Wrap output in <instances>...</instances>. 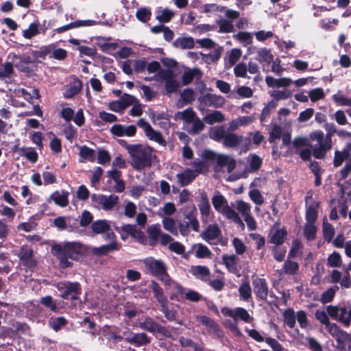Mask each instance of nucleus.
<instances>
[{"mask_svg": "<svg viewBox=\"0 0 351 351\" xmlns=\"http://www.w3.org/2000/svg\"><path fill=\"white\" fill-rule=\"evenodd\" d=\"M51 254L59 261L61 269L71 268L73 263L69 261H79L86 252L85 246L80 242H66L64 244L56 243L51 246Z\"/></svg>", "mask_w": 351, "mask_h": 351, "instance_id": "1", "label": "nucleus"}, {"mask_svg": "<svg viewBox=\"0 0 351 351\" xmlns=\"http://www.w3.org/2000/svg\"><path fill=\"white\" fill-rule=\"evenodd\" d=\"M130 149H131V152L129 154L132 158L131 165L137 171L152 167L154 161L157 160L156 155L153 153V148L149 146L135 144Z\"/></svg>", "mask_w": 351, "mask_h": 351, "instance_id": "2", "label": "nucleus"}, {"mask_svg": "<svg viewBox=\"0 0 351 351\" xmlns=\"http://www.w3.org/2000/svg\"><path fill=\"white\" fill-rule=\"evenodd\" d=\"M143 264L148 271L166 285L171 284V278L167 272V266L161 259H156L152 256L145 258Z\"/></svg>", "mask_w": 351, "mask_h": 351, "instance_id": "3", "label": "nucleus"}, {"mask_svg": "<svg viewBox=\"0 0 351 351\" xmlns=\"http://www.w3.org/2000/svg\"><path fill=\"white\" fill-rule=\"evenodd\" d=\"M308 141L315 144H310L312 148L313 156L316 159H323L326 156L327 152L332 148L327 147L326 145V140L324 137V134L322 130H315L312 132L308 135Z\"/></svg>", "mask_w": 351, "mask_h": 351, "instance_id": "4", "label": "nucleus"}, {"mask_svg": "<svg viewBox=\"0 0 351 351\" xmlns=\"http://www.w3.org/2000/svg\"><path fill=\"white\" fill-rule=\"evenodd\" d=\"M54 287L60 292V297L64 300L72 301L80 300L79 295L82 293L81 285L78 282H58Z\"/></svg>", "mask_w": 351, "mask_h": 351, "instance_id": "5", "label": "nucleus"}, {"mask_svg": "<svg viewBox=\"0 0 351 351\" xmlns=\"http://www.w3.org/2000/svg\"><path fill=\"white\" fill-rule=\"evenodd\" d=\"M114 230L121 234V238L123 241L130 236L141 244L146 245L147 243L146 235L135 224H124L121 227L115 226Z\"/></svg>", "mask_w": 351, "mask_h": 351, "instance_id": "6", "label": "nucleus"}, {"mask_svg": "<svg viewBox=\"0 0 351 351\" xmlns=\"http://www.w3.org/2000/svg\"><path fill=\"white\" fill-rule=\"evenodd\" d=\"M139 327L152 334L158 333L164 338H171L172 334L166 326H162L158 322L154 321L150 317H146L144 320L139 323Z\"/></svg>", "mask_w": 351, "mask_h": 351, "instance_id": "7", "label": "nucleus"}, {"mask_svg": "<svg viewBox=\"0 0 351 351\" xmlns=\"http://www.w3.org/2000/svg\"><path fill=\"white\" fill-rule=\"evenodd\" d=\"M327 313L330 317L348 327L351 323V308L348 311L346 306L329 305L326 308Z\"/></svg>", "mask_w": 351, "mask_h": 351, "instance_id": "8", "label": "nucleus"}, {"mask_svg": "<svg viewBox=\"0 0 351 351\" xmlns=\"http://www.w3.org/2000/svg\"><path fill=\"white\" fill-rule=\"evenodd\" d=\"M18 256L21 264L26 270L34 271L37 266V261L34 256L32 248L28 245H23L19 251Z\"/></svg>", "mask_w": 351, "mask_h": 351, "instance_id": "9", "label": "nucleus"}, {"mask_svg": "<svg viewBox=\"0 0 351 351\" xmlns=\"http://www.w3.org/2000/svg\"><path fill=\"white\" fill-rule=\"evenodd\" d=\"M320 202L313 200L312 194L305 197V219L308 224H314L318 217V208Z\"/></svg>", "mask_w": 351, "mask_h": 351, "instance_id": "10", "label": "nucleus"}, {"mask_svg": "<svg viewBox=\"0 0 351 351\" xmlns=\"http://www.w3.org/2000/svg\"><path fill=\"white\" fill-rule=\"evenodd\" d=\"M161 79L165 81V90L167 93H176L180 84L174 79V73L171 69H162L158 73Z\"/></svg>", "mask_w": 351, "mask_h": 351, "instance_id": "11", "label": "nucleus"}, {"mask_svg": "<svg viewBox=\"0 0 351 351\" xmlns=\"http://www.w3.org/2000/svg\"><path fill=\"white\" fill-rule=\"evenodd\" d=\"M252 285L253 291L256 298L263 301H266L269 293V287L266 280L265 278L253 276Z\"/></svg>", "mask_w": 351, "mask_h": 351, "instance_id": "12", "label": "nucleus"}, {"mask_svg": "<svg viewBox=\"0 0 351 351\" xmlns=\"http://www.w3.org/2000/svg\"><path fill=\"white\" fill-rule=\"evenodd\" d=\"M92 200L101 205L102 208L106 210H111L118 202L119 197L116 195L109 196L105 195L93 194L91 196Z\"/></svg>", "mask_w": 351, "mask_h": 351, "instance_id": "13", "label": "nucleus"}, {"mask_svg": "<svg viewBox=\"0 0 351 351\" xmlns=\"http://www.w3.org/2000/svg\"><path fill=\"white\" fill-rule=\"evenodd\" d=\"M198 320L202 325L208 327L210 331L213 332L218 339H222L224 337L223 330L215 320L206 315L199 316Z\"/></svg>", "mask_w": 351, "mask_h": 351, "instance_id": "14", "label": "nucleus"}, {"mask_svg": "<svg viewBox=\"0 0 351 351\" xmlns=\"http://www.w3.org/2000/svg\"><path fill=\"white\" fill-rule=\"evenodd\" d=\"M201 237L204 241L210 243V241L218 239L221 236V231L217 223L209 224L201 234Z\"/></svg>", "mask_w": 351, "mask_h": 351, "instance_id": "15", "label": "nucleus"}, {"mask_svg": "<svg viewBox=\"0 0 351 351\" xmlns=\"http://www.w3.org/2000/svg\"><path fill=\"white\" fill-rule=\"evenodd\" d=\"M121 247V243H119L117 241H114L108 245H103L93 248L92 253L97 256H103L107 255L108 253L119 250Z\"/></svg>", "mask_w": 351, "mask_h": 351, "instance_id": "16", "label": "nucleus"}, {"mask_svg": "<svg viewBox=\"0 0 351 351\" xmlns=\"http://www.w3.org/2000/svg\"><path fill=\"white\" fill-rule=\"evenodd\" d=\"M125 341L136 347H141L150 343L151 338L145 332L134 333L131 337H126Z\"/></svg>", "mask_w": 351, "mask_h": 351, "instance_id": "17", "label": "nucleus"}, {"mask_svg": "<svg viewBox=\"0 0 351 351\" xmlns=\"http://www.w3.org/2000/svg\"><path fill=\"white\" fill-rule=\"evenodd\" d=\"M190 273L196 278L207 282L209 280L210 271L207 266L193 265L191 266Z\"/></svg>", "mask_w": 351, "mask_h": 351, "instance_id": "18", "label": "nucleus"}, {"mask_svg": "<svg viewBox=\"0 0 351 351\" xmlns=\"http://www.w3.org/2000/svg\"><path fill=\"white\" fill-rule=\"evenodd\" d=\"M202 101L206 106H213L215 108H220L225 104V99L215 94L206 93Z\"/></svg>", "mask_w": 351, "mask_h": 351, "instance_id": "19", "label": "nucleus"}, {"mask_svg": "<svg viewBox=\"0 0 351 351\" xmlns=\"http://www.w3.org/2000/svg\"><path fill=\"white\" fill-rule=\"evenodd\" d=\"M222 261L229 272L239 276V270L237 267L239 258L236 255L223 254Z\"/></svg>", "mask_w": 351, "mask_h": 351, "instance_id": "20", "label": "nucleus"}, {"mask_svg": "<svg viewBox=\"0 0 351 351\" xmlns=\"http://www.w3.org/2000/svg\"><path fill=\"white\" fill-rule=\"evenodd\" d=\"M197 173L191 169H186L182 173H178L176 177L178 182L181 186H185L191 183Z\"/></svg>", "mask_w": 351, "mask_h": 351, "instance_id": "21", "label": "nucleus"}, {"mask_svg": "<svg viewBox=\"0 0 351 351\" xmlns=\"http://www.w3.org/2000/svg\"><path fill=\"white\" fill-rule=\"evenodd\" d=\"M147 232L149 237V245L155 247L161 234L160 225L159 223H155L149 226L147 228Z\"/></svg>", "mask_w": 351, "mask_h": 351, "instance_id": "22", "label": "nucleus"}, {"mask_svg": "<svg viewBox=\"0 0 351 351\" xmlns=\"http://www.w3.org/2000/svg\"><path fill=\"white\" fill-rule=\"evenodd\" d=\"M150 289H152L154 298L160 304V306L165 303H168V299L167 296L165 295L162 288L156 281L154 280H151Z\"/></svg>", "mask_w": 351, "mask_h": 351, "instance_id": "23", "label": "nucleus"}, {"mask_svg": "<svg viewBox=\"0 0 351 351\" xmlns=\"http://www.w3.org/2000/svg\"><path fill=\"white\" fill-rule=\"evenodd\" d=\"M287 235V231L285 228L277 229L273 234L269 233L268 241L270 243L280 245L285 242Z\"/></svg>", "mask_w": 351, "mask_h": 351, "instance_id": "24", "label": "nucleus"}, {"mask_svg": "<svg viewBox=\"0 0 351 351\" xmlns=\"http://www.w3.org/2000/svg\"><path fill=\"white\" fill-rule=\"evenodd\" d=\"M69 193L66 191L62 190L61 194H59L58 191H56L50 195L47 202H50L51 199H53L56 205L65 207L69 204Z\"/></svg>", "mask_w": 351, "mask_h": 351, "instance_id": "25", "label": "nucleus"}, {"mask_svg": "<svg viewBox=\"0 0 351 351\" xmlns=\"http://www.w3.org/2000/svg\"><path fill=\"white\" fill-rule=\"evenodd\" d=\"M191 210L187 213L184 212V217L185 219L188 221L186 222H189L191 223V227L195 232L199 231V223L197 219V209L194 204L191 206Z\"/></svg>", "mask_w": 351, "mask_h": 351, "instance_id": "26", "label": "nucleus"}, {"mask_svg": "<svg viewBox=\"0 0 351 351\" xmlns=\"http://www.w3.org/2000/svg\"><path fill=\"white\" fill-rule=\"evenodd\" d=\"M82 88V82L78 78H76L73 82H71L68 88L64 93L65 98H72L77 95Z\"/></svg>", "mask_w": 351, "mask_h": 351, "instance_id": "27", "label": "nucleus"}, {"mask_svg": "<svg viewBox=\"0 0 351 351\" xmlns=\"http://www.w3.org/2000/svg\"><path fill=\"white\" fill-rule=\"evenodd\" d=\"M110 223L105 219L95 221L91 224V230L95 234H104L110 230Z\"/></svg>", "mask_w": 351, "mask_h": 351, "instance_id": "28", "label": "nucleus"}, {"mask_svg": "<svg viewBox=\"0 0 351 351\" xmlns=\"http://www.w3.org/2000/svg\"><path fill=\"white\" fill-rule=\"evenodd\" d=\"M79 155L82 159L80 160V162H86L88 160L93 162L96 159L95 150L86 145H83L80 147Z\"/></svg>", "mask_w": 351, "mask_h": 351, "instance_id": "29", "label": "nucleus"}, {"mask_svg": "<svg viewBox=\"0 0 351 351\" xmlns=\"http://www.w3.org/2000/svg\"><path fill=\"white\" fill-rule=\"evenodd\" d=\"M223 215L228 219L232 220L236 224H237L242 229H244L245 224L240 218L239 214L230 206H226L223 210Z\"/></svg>", "mask_w": 351, "mask_h": 351, "instance_id": "30", "label": "nucleus"}, {"mask_svg": "<svg viewBox=\"0 0 351 351\" xmlns=\"http://www.w3.org/2000/svg\"><path fill=\"white\" fill-rule=\"evenodd\" d=\"M176 117L179 119L183 120L186 123L189 124L194 121L197 117L196 113L191 108H188L182 112H178L176 114Z\"/></svg>", "mask_w": 351, "mask_h": 351, "instance_id": "31", "label": "nucleus"}, {"mask_svg": "<svg viewBox=\"0 0 351 351\" xmlns=\"http://www.w3.org/2000/svg\"><path fill=\"white\" fill-rule=\"evenodd\" d=\"M243 140L241 136H237L236 134L228 132L226 133L224 141L223 142L224 146L227 147H235Z\"/></svg>", "mask_w": 351, "mask_h": 351, "instance_id": "32", "label": "nucleus"}, {"mask_svg": "<svg viewBox=\"0 0 351 351\" xmlns=\"http://www.w3.org/2000/svg\"><path fill=\"white\" fill-rule=\"evenodd\" d=\"M228 315L232 317L234 319H237L238 317L240 318L242 321L248 323L250 322V314L247 311L242 307H238L236 308L235 311H229Z\"/></svg>", "mask_w": 351, "mask_h": 351, "instance_id": "33", "label": "nucleus"}, {"mask_svg": "<svg viewBox=\"0 0 351 351\" xmlns=\"http://www.w3.org/2000/svg\"><path fill=\"white\" fill-rule=\"evenodd\" d=\"M212 203L214 208L223 215V210L228 205V201L222 195H215L212 199Z\"/></svg>", "mask_w": 351, "mask_h": 351, "instance_id": "34", "label": "nucleus"}, {"mask_svg": "<svg viewBox=\"0 0 351 351\" xmlns=\"http://www.w3.org/2000/svg\"><path fill=\"white\" fill-rule=\"evenodd\" d=\"M68 323L67 319L64 317H51L48 321V326L54 331L58 332L65 326Z\"/></svg>", "mask_w": 351, "mask_h": 351, "instance_id": "35", "label": "nucleus"}, {"mask_svg": "<svg viewBox=\"0 0 351 351\" xmlns=\"http://www.w3.org/2000/svg\"><path fill=\"white\" fill-rule=\"evenodd\" d=\"M201 214L203 216L208 217L210 215V206L205 192L200 194V202L198 205Z\"/></svg>", "mask_w": 351, "mask_h": 351, "instance_id": "36", "label": "nucleus"}, {"mask_svg": "<svg viewBox=\"0 0 351 351\" xmlns=\"http://www.w3.org/2000/svg\"><path fill=\"white\" fill-rule=\"evenodd\" d=\"M39 302L51 311L59 313V308L58 307L56 300H55L51 295L41 298Z\"/></svg>", "mask_w": 351, "mask_h": 351, "instance_id": "37", "label": "nucleus"}, {"mask_svg": "<svg viewBox=\"0 0 351 351\" xmlns=\"http://www.w3.org/2000/svg\"><path fill=\"white\" fill-rule=\"evenodd\" d=\"M173 45L176 47H180L182 49H192L194 47V40L192 37L178 38Z\"/></svg>", "mask_w": 351, "mask_h": 351, "instance_id": "38", "label": "nucleus"}, {"mask_svg": "<svg viewBox=\"0 0 351 351\" xmlns=\"http://www.w3.org/2000/svg\"><path fill=\"white\" fill-rule=\"evenodd\" d=\"M204 120L208 124L213 125L215 123H221L224 120V116L220 111H214L213 112L207 114Z\"/></svg>", "mask_w": 351, "mask_h": 351, "instance_id": "39", "label": "nucleus"}, {"mask_svg": "<svg viewBox=\"0 0 351 351\" xmlns=\"http://www.w3.org/2000/svg\"><path fill=\"white\" fill-rule=\"evenodd\" d=\"M285 323L290 328H293L295 326V314L291 308H287L283 313Z\"/></svg>", "mask_w": 351, "mask_h": 351, "instance_id": "40", "label": "nucleus"}, {"mask_svg": "<svg viewBox=\"0 0 351 351\" xmlns=\"http://www.w3.org/2000/svg\"><path fill=\"white\" fill-rule=\"evenodd\" d=\"M162 222L165 230L169 231L173 235L177 236L178 234V230L176 221L173 218L165 217Z\"/></svg>", "mask_w": 351, "mask_h": 351, "instance_id": "41", "label": "nucleus"}, {"mask_svg": "<svg viewBox=\"0 0 351 351\" xmlns=\"http://www.w3.org/2000/svg\"><path fill=\"white\" fill-rule=\"evenodd\" d=\"M1 65L3 68L0 69V79L10 78L14 72L13 63L6 62Z\"/></svg>", "mask_w": 351, "mask_h": 351, "instance_id": "42", "label": "nucleus"}, {"mask_svg": "<svg viewBox=\"0 0 351 351\" xmlns=\"http://www.w3.org/2000/svg\"><path fill=\"white\" fill-rule=\"evenodd\" d=\"M351 156L343 151L335 150L334 153L333 166L340 167L345 160H350Z\"/></svg>", "mask_w": 351, "mask_h": 351, "instance_id": "43", "label": "nucleus"}, {"mask_svg": "<svg viewBox=\"0 0 351 351\" xmlns=\"http://www.w3.org/2000/svg\"><path fill=\"white\" fill-rule=\"evenodd\" d=\"M283 269L286 274L295 275L298 271L299 265L297 262L287 260L284 263Z\"/></svg>", "mask_w": 351, "mask_h": 351, "instance_id": "44", "label": "nucleus"}, {"mask_svg": "<svg viewBox=\"0 0 351 351\" xmlns=\"http://www.w3.org/2000/svg\"><path fill=\"white\" fill-rule=\"evenodd\" d=\"M53 50V45H45L40 47L38 50L33 51L32 54L35 58H40L45 59L47 56L52 52Z\"/></svg>", "mask_w": 351, "mask_h": 351, "instance_id": "45", "label": "nucleus"}, {"mask_svg": "<svg viewBox=\"0 0 351 351\" xmlns=\"http://www.w3.org/2000/svg\"><path fill=\"white\" fill-rule=\"evenodd\" d=\"M200 74L198 69H193L184 72L182 75V83L183 85L186 86L192 82L195 75Z\"/></svg>", "mask_w": 351, "mask_h": 351, "instance_id": "46", "label": "nucleus"}, {"mask_svg": "<svg viewBox=\"0 0 351 351\" xmlns=\"http://www.w3.org/2000/svg\"><path fill=\"white\" fill-rule=\"evenodd\" d=\"M145 135L151 141H154L162 145H165V140L162 134L158 131L154 130L152 128Z\"/></svg>", "mask_w": 351, "mask_h": 351, "instance_id": "47", "label": "nucleus"}, {"mask_svg": "<svg viewBox=\"0 0 351 351\" xmlns=\"http://www.w3.org/2000/svg\"><path fill=\"white\" fill-rule=\"evenodd\" d=\"M338 289L339 287L337 286L328 289L321 295L322 302L326 304L332 302L335 295V292Z\"/></svg>", "mask_w": 351, "mask_h": 351, "instance_id": "48", "label": "nucleus"}, {"mask_svg": "<svg viewBox=\"0 0 351 351\" xmlns=\"http://www.w3.org/2000/svg\"><path fill=\"white\" fill-rule=\"evenodd\" d=\"M334 227L329 223H324L323 224V236L328 243H330L335 235Z\"/></svg>", "mask_w": 351, "mask_h": 351, "instance_id": "49", "label": "nucleus"}, {"mask_svg": "<svg viewBox=\"0 0 351 351\" xmlns=\"http://www.w3.org/2000/svg\"><path fill=\"white\" fill-rule=\"evenodd\" d=\"M191 123L193 124L192 127L188 130V132L190 134H199L205 128L204 123L197 117L194 119V121Z\"/></svg>", "mask_w": 351, "mask_h": 351, "instance_id": "50", "label": "nucleus"}, {"mask_svg": "<svg viewBox=\"0 0 351 351\" xmlns=\"http://www.w3.org/2000/svg\"><path fill=\"white\" fill-rule=\"evenodd\" d=\"M327 128H326L327 130V133L326 134L325 138L326 140V145L327 147H332V136L335 134L337 133V129L335 124L332 123L330 125L326 124Z\"/></svg>", "mask_w": 351, "mask_h": 351, "instance_id": "51", "label": "nucleus"}, {"mask_svg": "<svg viewBox=\"0 0 351 351\" xmlns=\"http://www.w3.org/2000/svg\"><path fill=\"white\" fill-rule=\"evenodd\" d=\"M341 256L339 253L333 252L327 259V265L331 267H337L341 265Z\"/></svg>", "mask_w": 351, "mask_h": 351, "instance_id": "52", "label": "nucleus"}, {"mask_svg": "<svg viewBox=\"0 0 351 351\" xmlns=\"http://www.w3.org/2000/svg\"><path fill=\"white\" fill-rule=\"evenodd\" d=\"M195 256L198 258H209L212 253L207 246L202 243L197 244V249L195 251Z\"/></svg>", "mask_w": 351, "mask_h": 351, "instance_id": "53", "label": "nucleus"}, {"mask_svg": "<svg viewBox=\"0 0 351 351\" xmlns=\"http://www.w3.org/2000/svg\"><path fill=\"white\" fill-rule=\"evenodd\" d=\"M14 66L19 71L22 72L27 75H30L36 70V66L34 68L31 67L27 64H26L25 63H23L21 60H19V61L14 64Z\"/></svg>", "mask_w": 351, "mask_h": 351, "instance_id": "54", "label": "nucleus"}, {"mask_svg": "<svg viewBox=\"0 0 351 351\" xmlns=\"http://www.w3.org/2000/svg\"><path fill=\"white\" fill-rule=\"evenodd\" d=\"M38 34V23H32L27 29L23 32V36L26 39H31Z\"/></svg>", "mask_w": 351, "mask_h": 351, "instance_id": "55", "label": "nucleus"}, {"mask_svg": "<svg viewBox=\"0 0 351 351\" xmlns=\"http://www.w3.org/2000/svg\"><path fill=\"white\" fill-rule=\"evenodd\" d=\"M160 311L164 313L165 318L170 321L176 320L177 312L174 309H169L168 303L160 305Z\"/></svg>", "mask_w": 351, "mask_h": 351, "instance_id": "56", "label": "nucleus"}, {"mask_svg": "<svg viewBox=\"0 0 351 351\" xmlns=\"http://www.w3.org/2000/svg\"><path fill=\"white\" fill-rule=\"evenodd\" d=\"M241 298L243 300H248L252 296V289L249 282L243 283L239 288Z\"/></svg>", "mask_w": 351, "mask_h": 351, "instance_id": "57", "label": "nucleus"}, {"mask_svg": "<svg viewBox=\"0 0 351 351\" xmlns=\"http://www.w3.org/2000/svg\"><path fill=\"white\" fill-rule=\"evenodd\" d=\"M258 56L259 58L258 60L260 62H264L268 64L272 62L274 59V56L271 54V51L266 48L261 49L258 51Z\"/></svg>", "mask_w": 351, "mask_h": 351, "instance_id": "58", "label": "nucleus"}, {"mask_svg": "<svg viewBox=\"0 0 351 351\" xmlns=\"http://www.w3.org/2000/svg\"><path fill=\"white\" fill-rule=\"evenodd\" d=\"M151 16V11L145 8H139L136 12V17L138 21L143 23H146L149 21Z\"/></svg>", "mask_w": 351, "mask_h": 351, "instance_id": "59", "label": "nucleus"}, {"mask_svg": "<svg viewBox=\"0 0 351 351\" xmlns=\"http://www.w3.org/2000/svg\"><path fill=\"white\" fill-rule=\"evenodd\" d=\"M174 16V12L168 8L163 9L160 14L156 16V19L160 23H169Z\"/></svg>", "mask_w": 351, "mask_h": 351, "instance_id": "60", "label": "nucleus"}, {"mask_svg": "<svg viewBox=\"0 0 351 351\" xmlns=\"http://www.w3.org/2000/svg\"><path fill=\"white\" fill-rule=\"evenodd\" d=\"M234 38L244 43L245 45H250L252 43V36L247 32H239L237 34L234 35Z\"/></svg>", "mask_w": 351, "mask_h": 351, "instance_id": "61", "label": "nucleus"}, {"mask_svg": "<svg viewBox=\"0 0 351 351\" xmlns=\"http://www.w3.org/2000/svg\"><path fill=\"white\" fill-rule=\"evenodd\" d=\"M282 134V128L278 125H274L271 130L269 132V142L272 143L275 142L276 140L280 139L281 138Z\"/></svg>", "mask_w": 351, "mask_h": 351, "instance_id": "62", "label": "nucleus"}, {"mask_svg": "<svg viewBox=\"0 0 351 351\" xmlns=\"http://www.w3.org/2000/svg\"><path fill=\"white\" fill-rule=\"evenodd\" d=\"M317 229L314 224L306 223L304 229V234L305 237L308 241H313L315 238Z\"/></svg>", "mask_w": 351, "mask_h": 351, "instance_id": "63", "label": "nucleus"}, {"mask_svg": "<svg viewBox=\"0 0 351 351\" xmlns=\"http://www.w3.org/2000/svg\"><path fill=\"white\" fill-rule=\"evenodd\" d=\"M332 99L339 106H351V97L348 98L340 94L339 92L332 96Z\"/></svg>", "mask_w": 351, "mask_h": 351, "instance_id": "64", "label": "nucleus"}]
</instances>
